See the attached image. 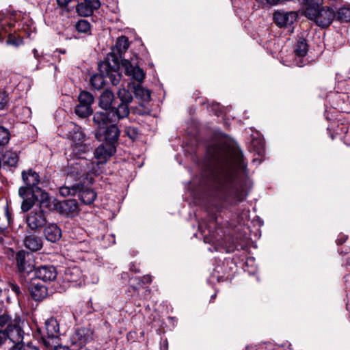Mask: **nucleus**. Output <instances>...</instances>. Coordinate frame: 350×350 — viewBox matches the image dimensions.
Segmentation results:
<instances>
[{
    "instance_id": "1",
    "label": "nucleus",
    "mask_w": 350,
    "mask_h": 350,
    "mask_svg": "<svg viewBox=\"0 0 350 350\" xmlns=\"http://www.w3.org/2000/svg\"><path fill=\"white\" fill-rule=\"evenodd\" d=\"M211 157L218 163L212 186L215 196L222 200H243L246 193L237 175V168L242 161L241 152L237 149L224 147L217 148Z\"/></svg>"
},
{
    "instance_id": "2",
    "label": "nucleus",
    "mask_w": 350,
    "mask_h": 350,
    "mask_svg": "<svg viewBox=\"0 0 350 350\" xmlns=\"http://www.w3.org/2000/svg\"><path fill=\"white\" fill-rule=\"evenodd\" d=\"M299 1L301 5L303 14L322 28L329 26L335 18V12L332 8L323 6V0H299Z\"/></svg>"
},
{
    "instance_id": "3",
    "label": "nucleus",
    "mask_w": 350,
    "mask_h": 350,
    "mask_svg": "<svg viewBox=\"0 0 350 350\" xmlns=\"http://www.w3.org/2000/svg\"><path fill=\"white\" fill-rule=\"evenodd\" d=\"M130 113L129 103H121L116 108H113L108 112H96L93 117V121L99 126L107 124L115 123L120 119L126 118Z\"/></svg>"
},
{
    "instance_id": "4",
    "label": "nucleus",
    "mask_w": 350,
    "mask_h": 350,
    "mask_svg": "<svg viewBox=\"0 0 350 350\" xmlns=\"http://www.w3.org/2000/svg\"><path fill=\"white\" fill-rule=\"evenodd\" d=\"M71 131L69 132V137L71 140V148L76 155H80L90 151L92 149L90 144L88 143L86 137L81 128L73 123L70 124Z\"/></svg>"
},
{
    "instance_id": "5",
    "label": "nucleus",
    "mask_w": 350,
    "mask_h": 350,
    "mask_svg": "<svg viewBox=\"0 0 350 350\" xmlns=\"http://www.w3.org/2000/svg\"><path fill=\"white\" fill-rule=\"evenodd\" d=\"M46 336H42V340L45 347L56 345L59 339V323L55 318H50L45 322Z\"/></svg>"
},
{
    "instance_id": "6",
    "label": "nucleus",
    "mask_w": 350,
    "mask_h": 350,
    "mask_svg": "<svg viewBox=\"0 0 350 350\" xmlns=\"http://www.w3.org/2000/svg\"><path fill=\"white\" fill-rule=\"evenodd\" d=\"M79 104L76 106L75 112L80 118H86L93 113L92 105L94 103L93 96L85 91H82L78 97Z\"/></svg>"
},
{
    "instance_id": "7",
    "label": "nucleus",
    "mask_w": 350,
    "mask_h": 350,
    "mask_svg": "<svg viewBox=\"0 0 350 350\" xmlns=\"http://www.w3.org/2000/svg\"><path fill=\"white\" fill-rule=\"evenodd\" d=\"M26 222L32 230L42 227L46 222L45 212L40 208H34L27 215Z\"/></svg>"
},
{
    "instance_id": "8",
    "label": "nucleus",
    "mask_w": 350,
    "mask_h": 350,
    "mask_svg": "<svg viewBox=\"0 0 350 350\" xmlns=\"http://www.w3.org/2000/svg\"><path fill=\"white\" fill-rule=\"evenodd\" d=\"M297 12L295 11H275L273 13V21L275 23L280 27L291 26L297 21Z\"/></svg>"
},
{
    "instance_id": "9",
    "label": "nucleus",
    "mask_w": 350,
    "mask_h": 350,
    "mask_svg": "<svg viewBox=\"0 0 350 350\" xmlns=\"http://www.w3.org/2000/svg\"><path fill=\"white\" fill-rule=\"evenodd\" d=\"M93 340V332L87 327H81L75 331L71 338L72 342L79 348L84 347Z\"/></svg>"
},
{
    "instance_id": "10",
    "label": "nucleus",
    "mask_w": 350,
    "mask_h": 350,
    "mask_svg": "<svg viewBox=\"0 0 350 350\" xmlns=\"http://www.w3.org/2000/svg\"><path fill=\"white\" fill-rule=\"evenodd\" d=\"M308 51V45L306 40L301 38L299 39L295 45L294 53V64L299 67H302L306 65L308 60L305 59Z\"/></svg>"
},
{
    "instance_id": "11",
    "label": "nucleus",
    "mask_w": 350,
    "mask_h": 350,
    "mask_svg": "<svg viewBox=\"0 0 350 350\" xmlns=\"http://www.w3.org/2000/svg\"><path fill=\"white\" fill-rule=\"evenodd\" d=\"M122 65L125 70V74L131 77L135 80L142 82L145 77L144 70L140 68L136 62H132L128 59H122Z\"/></svg>"
},
{
    "instance_id": "12",
    "label": "nucleus",
    "mask_w": 350,
    "mask_h": 350,
    "mask_svg": "<svg viewBox=\"0 0 350 350\" xmlns=\"http://www.w3.org/2000/svg\"><path fill=\"white\" fill-rule=\"evenodd\" d=\"M217 226V217L215 215H211L208 223L202 221L199 224V229L205 237L209 236L208 241L216 240V228Z\"/></svg>"
},
{
    "instance_id": "13",
    "label": "nucleus",
    "mask_w": 350,
    "mask_h": 350,
    "mask_svg": "<svg viewBox=\"0 0 350 350\" xmlns=\"http://www.w3.org/2000/svg\"><path fill=\"white\" fill-rule=\"evenodd\" d=\"M29 253L21 250L16 254V262L18 271L21 273H29L33 271V266L29 258Z\"/></svg>"
},
{
    "instance_id": "14",
    "label": "nucleus",
    "mask_w": 350,
    "mask_h": 350,
    "mask_svg": "<svg viewBox=\"0 0 350 350\" xmlns=\"http://www.w3.org/2000/svg\"><path fill=\"white\" fill-rule=\"evenodd\" d=\"M116 152V146L112 144L100 145L94 151V157L99 163H105Z\"/></svg>"
},
{
    "instance_id": "15",
    "label": "nucleus",
    "mask_w": 350,
    "mask_h": 350,
    "mask_svg": "<svg viewBox=\"0 0 350 350\" xmlns=\"http://www.w3.org/2000/svg\"><path fill=\"white\" fill-rule=\"evenodd\" d=\"M36 277L44 282L53 281L57 278V271L52 265H44L35 270Z\"/></svg>"
},
{
    "instance_id": "16",
    "label": "nucleus",
    "mask_w": 350,
    "mask_h": 350,
    "mask_svg": "<svg viewBox=\"0 0 350 350\" xmlns=\"http://www.w3.org/2000/svg\"><path fill=\"white\" fill-rule=\"evenodd\" d=\"M22 178L25 184L31 188V191L33 194L36 191L40 190V188L38 187V185L40 181V176L35 171L31 169H29L27 171H23Z\"/></svg>"
},
{
    "instance_id": "17",
    "label": "nucleus",
    "mask_w": 350,
    "mask_h": 350,
    "mask_svg": "<svg viewBox=\"0 0 350 350\" xmlns=\"http://www.w3.org/2000/svg\"><path fill=\"white\" fill-rule=\"evenodd\" d=\"M21 323V320L19 317L12 319L10 315L5 314L0 316V326L1 327H6L5 330L12 331L16 329L21 334H23Z\"/></svg>"
},
{
    "instance_id": "18",
    "label": "nucleus",
    "mask_w": 350,
    "mask_h": 350,
    "mask_svg": "<svg viewBox=\"0 0 350 350\" xmlns=\"http://www.w3.org/2000/svg\"><path fill=\"white\" fill-rule=\"evenodd\" d=\"M59 212L68 217H72L77 214L79 208L75 200H68L59 202L56 204Z\"/></svg>"
},
{
    "instance_id": "19",
    "label": "nucleus",
    "mask_w": 350,
    "mask_h": 350,
    "mask_svg": "<svg viewBox=\"0 0 350 350\" xmlns=\"http://www.w3.org/2000/svg\"><path fill=\"white\" fill-rule=\"evenodd\" d=\"M83 273L81 269L78 267H68L64 272V280L67 282L79 283L83 282Z\"/></svg>"
},
{
    "instance_id": "20",
    "label": "nucleus",
    "mask_w": 350,
    "mask_h": 350,
    "mask_svg": "<svg viewBox=\"0 0 350 350\" xmlns=\"http://www.w3.org/2000/svg\"><path fill=\"white\" fill-rule=\"evenodd\" d=\"M23 334H21L16 329L12 331L0 330V345L4 344L7 340L11 342L12 341H23Z\"/></svg>"
},
{
    "instance_id": "21",
    "label": "nucleus",
    "mask_w": 350,
    "mask_h": 350,
    "mask_svg": "<svg viewBox=\"0 0 350 350\" xmlns=\"http://www.w3.org/2000/svg\"><path fill=\"white\" fill-rule=\"evenodd\" d=\"M44 234L46 239L53 243L57 241L62 237V230L55 224H51L46 226Z\"/></svg>"
},
{
    "instance_id": "22",
    "label": "nucleus",
    "mask_w": 350,
    "mask_h": 350,
    "mask_svg": "<svg viewBox=\"0 0 350 350\" xmlns=\"http://www.w3.org/2000/svg\"><path fill=\"white\" fill-rule=\"evenodd\" d=\"M23 243L25 247L32 252L38 251L42 247V239L34 234L25 236Z\"/></svg>"
},
{
    "instance_id": "23",
    "label": "nucleus",
    "mask_w": 350,
    "mask_h": 350,
    "mask_svg": "<svg viewBox=\"0 0 350 350\" xmlns=\"http://www.w3.org/2000/svg\"><path fill=\"white\" fill-rule=\"evenodd\" d=\"M79 200L85 204H92L96 198V193L92 189L84 188L79 185L77 191Z\"/></svg>"
},
{
    "instance_id": "24",
    "label": "nucleus",
    "mask_w": 350,
    "mask_h": 350,
    "mask_svg": "<svg viewBox=\"0 0 350 350\" xmlns=\"http://www.w3.org/2000/svg\"><path fill=\"white\" fill-rule=\"evenodd\" d=\"M115 96L113 93L109 90H105L100 96L98 100V106L105 110H111V105L114 100Z\"/></svg>"
},
{
    "instance_id": "25",
    "label": "nucleus",
    "mask_w": 350,
    "mask_h": 350,
    "mask_svg": "<svg viewBox=\"0 0 350 350\" xmlns=\"http://www.w3.org/2000/svg\"><path fill=\"white\" fill-rule=\"evenodd\" d=\"M31 297L36 301H42L48 295L46 287L41 284L33 283L30 287Z\"/></svg>"
},
{
    "instance_id": "26",
    "label": "nucleus",
    "mask_w": 350,
    "mask_h": 350,
    "mask_svg": "<svg viewBox=\"0 0 350 350\" xmlns=\"http://www.w3.org/2000/svg\"><path fill=\"white\" fill-rule=\"evenodd\" d=\"M3 166L15 167L18 161V154L15 152L6 150L0 152Z\"/></svg>"
},
{
    "instance_id": "27",
    "label": "nucleus",
    "mask_w": 350,
    "mask_h": 350,
    "mask_svg": "<svg viewBox=\"0 0 350 350\" xmlns=\"http://www.w3.org/2000/svg\"><path fill=\"white\" fill-rule=\"evenodd\" d=\"M120 130L118 126L113 124L108 126L105 132V140L107 144H114L118 140Z\"/></svg>"
},
{
    "instance_id": "28",
    "label": "nucleus",
    "mask_w": 350,
    "mask_h": 350,
    "mask_svg": "<svg viewBox=\"0 0 350 350\" xmlns=\"http://www.w3.org/2000/svg\"><path fill=\"white\" fill-rule=\"evenodd\" d=\"M134 94L137 98L144 102L148 101L150 98V91L140 85H137L135 87Z\"/></svg>"
},
{
    "instance_id": "29",
    "label": "nucleus",
    "mask_w": 350,
    "mask_h": 350,
    "mask_svg": "<svg viewBox=\"0 0 350 350\" xmlns=\"http://www.w3.org/2000/svg\"><path fill=\"white\" fill-rule=\"evenodd\" d=\"M129 46V40L126 36H121L118 38L113 51L116 50L120 56L126 52Z\"/></svg>"
},
{
    "instance_id": "30",
    "label": "nucleus",
    "mask_w": 350,
    "mask_h": 350,
    "mask_svg": "<svg viewBox=\"0 0 350 350\" xmlns=\"http://www.w3.org/2000/svg\"><path fill=\"white\" fill-rule=\"evenodd\" d=\"M103 75L104 73H103L102 75L95 74L91 77L90 83L95 89L100 90L103 87L105 84Z\"/></svg>"
},
{
    "instance_id": "31",
    "label": "nucleus",
    "mask_w": 350,
    "mask_h": 350,
    "mask_svg": "<svg viewBox=\"0 0 350 350\" xmlns=\"http://www.w3.org/2000/svg\"><path fill=\"white\" fill-rule=\"evenodd\" d=\"M79 190V185H75L71 187L63 186L59 188V193L63 197L75 196Z\"/></svg>"
},
{
    "instance_id": "32",
    "label": "nucleus",
    "mask_w": 350,
    "mask_h": 350,
    "mask_svg": "<svg viewBox=\"0 0 350 350\" xmlns=\"http://www.w3.org/2000/svg\"><path fill=\"white\" fill-rule=\"evenodd\" d=\"M77 13L83 16H89L92 15L94 10L90 8L85 2L80 3L76 6Z\"/></svg>"
},
{
    "instance_id": "33",
    "label": "nucleus",
    "mask_w": 350,
    "mask_h": 350,
    "mask_svg": "<svg viewBox=\"0 0 350 350\" xmlns=\"http://www.w3.org/2000/svg\"><path fill=\"white\" fill-rule=\"evenodd\" d=\"M117 94L121 103L129 104L133 100V96L131 92L125 88L120 89Z\"/></svg>"
},
{
    "instance_id": "34",
    "label": "nucleus",
    "mask_w": 350,
    "mask_h": 350,
    "mask_svg": "<svg viewBox=\"0 0 350 350\" xmlns=\"http://www.w3.org/2000/svg\"><path fill=\"white\" fill-rule=\"evenodd\" d=\"M10 139V131L3 126H0V146L6 145Z\"/></svg>"
},
{
    "instance_id": "35",
    "label": "nucleus",
    "mask_w": 350,
    "mask_h": 350,
    "mask_svg": "<svg viewBox=\"0 0 350 350\" xmlns=\"http://www.w3.org/2000/svg\"><path fill=\"white\" fill-rule=\"evenodd\" d=\"M338 19L340 22L350 21V8H342L338 12Z\"/></svg>"
},
{
    "instance_id": "36",
    "label": "nucleus",
    "mask_w": 350,
    "mask_h": 350,
    "mask_svg": "<svg viewBox=\"0 0 350 350\" xmlns=\"http://www.w3.org/2000/svg\"><path fill=\"white\" fill-rule=\"evenodd\" d=\"M76 29L79 32L87 33L90 30V25L85 20H79L76 24Z\"/></svg>"
},
{
    "instance_id": "37",
    "label": "nucleus",
    "mask_w": 350,
    "mask_h": 350,
    "mask_svg": "<svg viewBox=\"0 0 350 350\" xmlns=\"http://www.w3.org/2000/svg\"><path fill=\"white\" fill-rule=\"evenodd\" d=\"M6 42L7 44L18 46L23 42V40L21 38H16L13 34L10 33Z\"/></svg>"
},
{
    "instance_id": "38",
    "label": "nucleus",
    "mask_w": 350,
    "mask_h": 350,
    "mask_svg": "<svg viewBox=\"0 0 350 350\" xmlns=\"http://www.w3.org/2000/svg\"><path fill=\"white\" fill-rule=\"evenodd\" d=\"M126 135L132 140H135L138 137V131L135 127H126L125 129Z\"/></svg>"
},
{
    "instance_id": "39",
    "label": "nucleus",
    "mask_w": 350,
    "mask_h": 350,
    "mask_svg": "<svg viewBox=\"0 0 350 350\" xmlns=\"http://www.w3.org/2000/svg\"><path fill=\"white\" fill-rule=\"evenodd\" d=\"M34 204L33 200L31 198H25L21 204V209L23 212H27L31 209Z\"/></svg>"
},
{
    "instance_id": "40",
    "label": "nucleus",
    "mask_w": 350,
    "mask_h": 350,
    "mask_svg": "<svg viewBox=\"0 0 350 350\" xmlns=\"http://www.w3.org/2000/svg\"><path fill=\"white\" fill-rule=\"evenodd\" d=\"M30 192H31V188L27 185L21 187L18 190L19 196L23 199L27 198Z\"/></svg>"
},
{
    "instance_id": "41",
    "label": "nucleus",
    "mask_w": 350,
    "mask_h": 350,
    "mask_svg": "<svg viewBox=\"0 0 350 350\" xmlns=\"http://www.w3.org/2000/svg\"><path fill=\"white\" fill-rule=\"evenodd\" d=\"M84 2L93 10H98L100 6L99 0H84Z\"/></svg>"
},
{
    "instance_id": "42",
    "label": "nucleus",
    "mask_w": 350,
    "mask_h": 350,
    "mask_svg": "<svg viewBox=\"0 0 350 350\" xmlns=\"http://www.w3.org/2000/svg\"><path fill=\"white\" fill-rule=\"evenodd\" d=\"M8 103V97L5 92H0V110L3 109Z\"/></svg>"
},
{
    "instance_id": "43",
    "label": "nucleus",
    "mask_w": 350,
    "mask_h": 350,
    "mask_svg": "<svg viewBox=\"0 0 350 350\" xmlns=\"http://www.w3.org/2000/svg\"><path fill=\"white\" fill-rule=\"evenodd\" d=\"M106 75L110 78V81L112 83L113 85H117L120 81V76L119 75H113L110 71H107Z\"/></svg>"
},
{
    "instance_id": "44",
    "label": "nucleus",
    "mask_w": 350,
    "mask_h": 350,
    "mask_svg": "<svg viewBox=\"0 0 350 350\" xmlns=\"http://www.w3.org/2000/svg\"><path fill=\"white\" fill-rule=\"evenodd\" d=\"M12 346L8 350H22L23 345L22 341H12Z\"/></svg>"
},
{
    "instance_id": "45",
    "label": "nucleus",
    "mask_w": 350,
    "mask_h": 350,
    "mask_svg": "<svg viewBox=\"0 0 350 350\" xmlns=\"http://www.w3.org/2000/svg\"><path fill=\"white\" fill-rule=\"evenodd\" d=\"M46 347L49 350H70L68 347L60 345L59 341L56 344V345H50Z\"/></svg>"
},
{
    "instance_id": "46",
    "label": "nucleus",
    "mask_w": 350,
    "mask_h": 350,
    "mask_svg": "<svg viewBox=\"0 0 350 350\" xmlns=\"http://www.w3.org/2000/svg\"><path fill=\"white\" fill-rule=\"evenodd\" d=\"M10 288L16 295H18L21 293L20 287L16 284L10 283Z\"/></svg>"
},
{
    "instance_id": "47",
    "label": "nucleus",
    "mask_w": 350,
    "mask_h": 350,
    "mask_svg": "<svg viewBox=\"0 0 350 350\" xmlns=\"http://www.w3.org/2000/svg\"><path fill=\"white\" fill-rule=\"evenodd\" d=\"M71 1V0H57V3L59 6L65 8Z\"/></svg>"
},
{
    "instance_id": "48",
    "label": "nucleus",
    "mask_w": 350,
    "mask_h": 350,
    "mask_svg": "<svg viewBox=\"0 0 350 350\" xmlns=\"http://www.w3.org/2000/svg\"><path fill=\"white\" fill-rule=\"evenodd\" d=\"M23 350H39V349L31 344H27L26 345H23Z\"/></svg>"
},
{
    "instance_id": "49",
    "label": "nucleus",
    "mask_w": 350,
    "mask_h": 350,
    "mask_svg": "<svg viewBox=\"0 0 350 350\" xmlns=\"http://www.w3.org/2000/svg\"><path fill=\"white\" fill-rule=\"evenodd\" d=\"M168 343L167 340H164L161 343V350H167Z\"/></svg>"
},
{
    "instance_id": "50",
    "label": "nucleus",
    "mask_w": 350,
    "mask_h": 350,
    "mask_svg": "<svg viewBox=\"0 0 350 350\" xmlns=\"http://www.w3.org/2000/svg\"><path fill=\"white\" fill-rule=\"evenodd\" d=\"M151 277L150 275H146L143 278L142 282L149 283L151 282Z\"/></svg>"
},
{
    "instance_id": "51",
    "label": "nucleus",
    "mask_w": 350,
    "mask_h": 350,
    "mask_svg": "<svg viewBox=\"0 0 350 350\" xmlns=\"http://www.w3.org/2000/svg\"><path fill=\"white\" fill-rule=\"evenodd\" d=\"M108 66H109V64L106 62H104L100 65V68L102 69L103 68H105V69H107L108 68Z\"/></svg>"
},
{
    "instance_id": "52",
    "label": "nucleus",
    "mask_w": 350,
    "mask_h": 350,
    "mask_svg": "<svg viewBox=\"0 0 350 350\" xmlns=\"http://www.w3.org/2000/svg\"><path fill=\"white\" fill-rule=\"evenodd\" d=\"M346 239H347L346 238L338 239V243L339 244H342V243H343L346 241Z\"/></svg>"
},
{
    "instance_id": "53",
    "label": "nucleus",
    "mask_w": 350,
    "mask_h": 350,
    "mask_svg": "<svg viewBox=\"0 0 350 350\" xmlns=\"http://www.w3.org/2000/svg\"><path fill=\"white\" fill-rule=\"evenodd\" d=\"M42 198L43 200H46L48 198V194L46 193H42Z\"/></svg>"
},
{
    "instance_id": "54",
    "label": "nucleus",
    "mask_w": 350,
    "mask_h": 350,
    "mask_svg": "<svg viewBox=\"0 0 350 350\" xmlns=\"http://www.w3.org/2000/svg\"><path fill=\"white\" fill-rule=\"evenodd\" d=\"M216 297V294L215 293L213 295L211 296V300L214 299Z\"/></svg>"
},
{
    "instance_id": "55",
    "label": "nucleus",
    "mask_w": 350,
    "mask_h": 350,
    "mask_svg": "<svg viewBox=\"0 0 350 350\" xmlns=\"http://www.w3.org/2000/svg\"><path fill=\"white\" fill-rule=\"evenodd\" d=\"M33 52L34 55L36 56V54H37V50H36V49H34V50L33 51Z\"/></svg>"
}]
</instances>
